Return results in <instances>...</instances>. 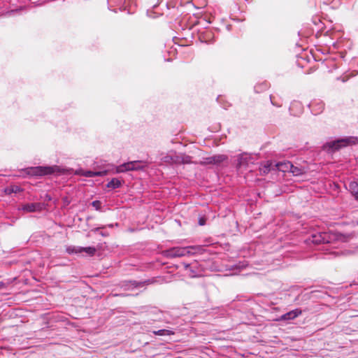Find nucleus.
Wrapping results in <instances>:
<instances>
[{"label":"nucleus","instance_id":"obj_1","mask_svg":"<svg viewBox=\"0 0 358 358\" xmlns=\"http://www.w3.org/2000/svg\"><path fill=\"white\" fill-rule=\"evenodd\" d=\"M349 240V236L341 234L336 232L331 233H318L313 234L310 240L313 243L320 244L324 243H330L335 241L346 242Z\"/></svg>","mask_w":358,"mask_h":358},{"label":"nucleus","instance_id":"obj_2","mask_svg":"<svg viewBox=\"0 0 358 358\" xmlns=\"http://www.w3.org/2000/svg\"><path fill=\"white\" fill-rule=\"evenodd\" d=\"M200 250L199 247L189 246L185 248H173L166 251L168 257H180L187 255H192Z\"/></svg>","mask_w":358,"mask_h":358},{"label":"nucleus","instance_id":"obj_3","mask_svg":"<svg viewBox=\"0 0 358 358\" xmlns=\"http://www.w3.org/2000/svg\"><path fill=\"white\" fill-rule=\"evenodd\" d=\"M358 139L356 137L350 136L338 139L336 141L327 143L324 148L329 151H336L341 148L346 147L357 143Z\"/></svg>","mask_w":358,"mask_h":358},{"label":"nucleus","instance_id":"obj_4","mask_svg":"<svg viewBox=\"0 0 358 358\" xmlns=\"http://www.w3.org/2000/svg\"><path fill=\"white\" fill-rule=\"evenodd\" d=\"M59 171V168L57 166H36L31 167L27 169V173L32 176H43L50 175Z\"/></svg>","mask_w":358,"mask_h":358},{"label":"nucleus","instance_id":"obj_5","mask_svg":"<svg viewBox=\"0 0 358 358\" xmlns=\"http://www.w3.org/2000/svg\"><path fill=\"white\" fill-rule=\"evenodd\" d=\"M162 160L166 163L188 164L191 162V157L185 155L171 153L163 157Z\"/></svg>","mask_w":358,"mask_h":358},{"label":"nucleus","instance_id":"obj_6","mask_svg":"<svg viewBox=\"0 0 358 358\" xmlns=\"http://www.w3.org/2000/svg\"><path fill=\"white\" fill-rule=\"evenodd\" d=\"M145 166L141 162L134 161L124 163L115 167V173H122L127 171H132L142 169Z\"/></svg>","mask_w":358,"mask_h":358},{"label":"nucleus","instance_id":"obj_7","mask_svg":"<svg viewBox=\"0 0 358 358\" xmlns=\"http://www.w3.org/2000/svg\"><path fill=\"white\" fill-rule=\"evenodd\" d=\"M66 252L69 254L85 252L87 255L92 256L94 255L96 249L93 247L83 248L79 246H69L66 248Z\"/></svg>","mask_w":358,"mask_h":358},{"label":"nucleus","instance_id":"obj_8","mask_svg":"<svg viewBox=\"0 0 358 358\" xmlns=\"http://www.w3.org/2000/svg\"><path fill=\"white\" fill-rule=\"evenodd\" d=\"M108 171H84L83 169H78L76 171V174L83 176L85 177H95V176H104L107 174Z\"/></svg>","mask_w":358,"mask_h":358},{"label":"nucleus","instance_id":"obj_9","mask_svg":"<svg viewBox=\"0 0 358 358\" xmlns=\"http://www.w3.org/2000/svg\"><path fill=\"white\" fill-rule=\"evenodd\" d=\"M227 157L225 155H217L206 158L205 163L217 164L225 161Z\"/></svg>","mask_w":358,"mask_h":358},{"label":"nucleus","instance_id":"obj_10","mask_svg":"<svg viewBox=\"0 0 358 358\" xmlns=\"http://www.w3.org/2000/svg\"><path fill=\"white\" fill-rule=\"evenodd\" d=\"M301 313L302 312L300 309L296 308L295 310H291V311L282 315L280 317V320H294V318H296V317L300 315L301 314Z\"/></svg>","mask_w":358,"mask_h":358},{"label":"nucleus","instance_id":"obj_11","mask_svg":"<svg viewBox=\"0 0 358 358\" xmlns=\"http://www.w3.org/2000/svg\"><path fill=\"white\" fill-rule=\"evenodd\" d=\"M40 203H27L22 206V209L26 212H36L41 210Z\"/></svg>","mask_w":358,"mask_h":358},{"label":"nucleus","instance_id":"obj_12","mask_svg":"<svg viewBox=\"0 0 358 358\" xmlns=\"http://www.w3.org/2000/svg\"><path fill=\"white\" fill-rule=\"evenodd\" d=\"M252 157L247 153L242 154L238 157V165L239 166L248 165L251 162Z\"/></svg>","mask_w":358,"mask_h":358},{"label":"nucleus","instance_id":"obj_13","mask_svg":"<svg viewBox=\"0 0 358 358\" xmlns=\"http://www.w3.org/2000/svg\"><path fill=\"white\" fill-rule=\"evenodd\" d=\"M277 169L282 172H289L292 167V164L289 162H280L276 164Z\"/></svg>","mask_w":358,"mask_h":358},{"label":"nucleus","instance_id":"obj_14","mask_svg":"<svg viewBox=\"0 0 358 358\" xmlns=\"http://www.w3.org/2000/svg\"><path fill=\"white\" fill-rule=\"evenodd\" d=\"M349 190L352 194L358 200V182L352 181L348 185Z\"/></svg>","mask_w":358,"mask_h":358},{"label":"nucleus","instance_id":"obj_15","mask_svg":"<svg viewBox=\"0 0 358 358\" xmlns=\"http://www.w3.org/2000/svg\"><path fill=\"white\" fill-rule=\"evenodd\" d=\"M153 334L157 336H170L173 335L174 332L169 329H160L158 331H154Z\"/></svg>","mask_w":358,"mask_h":358},{"label":"nucleus","instance_id":"obj_16","mask_svg":"<svg viewBox=\"0 0 358 358\" xmlns=\"http://www.w3.org/2000/svg\"><path fill=\"white\" fill-rule=\"evenodd\" d=\"M121 185V182L120 180L117 178L112 179L107 185V187L109 188H117Z\"/></svg>","mask_w":358,"mask_h":358},{"label":"nucleus","instance_id":"obj_17","mask_svg":"<svg viewBox=\"0 0 358 358\" xmlns=\"http://www.w3.org/2000/svg\"><path fill=\"white\" fill-rule=\"evenodd\" d=\"M20 191H21L20 187L17 185H13V186L8 187L5 189L6 193L8 194H10L12 193H17Z\"/></svg>","mask_w":358,"mask_h":358},{"label":"nucleus","instance_id":"obj_18","mask_svg":"<svg viewBox=\"0 0 358 358\" xmlns=\"http://www.w3.org/2000/svg\"><path fill=\"white\" fill-rule=\"evenodd\" d=\"M185 268L187 274L189 277L194 278V277H196L198 275V273L192 269V267L190 266L189 264H185Z\"/></svg>","mask_w":358,"mask_h":358},{"label":"nucleus","instance_id":"obj_19","mask_svg":"<svg viewBox=\"0 0 358 358\" xmlns=\"http://www.w3.org/2000/svg\"><path fill=\"white\" fill-rule=\"evenodd\" d=\"M289 172L293 173L294 176H299L303 173V171L301 168L294 166L292 164V169H290Z\"/></svg>","mask_w":358,"mask_h":358},{"label":"nucleus","instance_id":"obj_20","mask_svg":"<svg viewBox=\"0 0 358 358\" xmlns=\"http://www.w3.org/2000/svg\"><path fill=\"white\" fill-rule=\"evenodd\" d=\"M92 206H94L96 210L99 209V208H100V205H101L100 201H93V202H92Z\"/></svg>","mask_w":358,"mask_h":358},{"label":"nucleus","instance_id":"obj_21","mask_svg":"<svg viewBox=\"0 0 358 358\" xmlns=\"http://www.w3.org/2000/svg\"><path fill=\"white\" fill-rule=\"evenodd\" d=\"M205 222H206V221H205L204 218H200L199 219V223L200 225H204Z\"/></svg>","mask_w":358,"mask_h":358},{"label":"nucleus","instance_id":"obj_22","mask_svg":"<svg viewBox=\"0 0 358 358\" xmlns=\"http://www.w3.org/2000/svg\"><path fill=\"white\" fill-rule=\"evenodd\" d=\"M4 284L2 282H0V289L3 287Z\"/></svg>","mask_w":358,"mask_h":358},{"label":"nucleus","instance_id":"obj_23","mask_svg":"<svg viewBox=\"0 0 358 358\" xmlns=\"http://www.w3.org/2000/svg\"><path fill=\"white\" fill-rule=\"evenodd\" d=\"M357 224H358V221L357 222Z\"/></svg>","mask_w":358,"mask_h":358}]
</instances>
